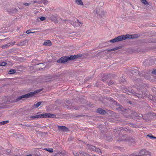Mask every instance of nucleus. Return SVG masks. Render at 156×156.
I'll use <instances>...</instances> for the list:
<instances>
[{
    "label": "nucleus",
    "instance_id": "f257e3e1",
    "mask_svg": "<svg viewBox=\"0 0 156 156\" xmlns=\"http://www.w3.org/2000/svg\"><path fill=\"white\" fill-rule=\"evenodd\" d=\"M140 89H139V92L136 93L134 91L128 90V92L130 94H132L135 96H136L138 98H143L146 96V94L144 92L145 89L144 88L146 86V85L144 84H141Z\"/></svg>",
    "mask_w": 156,
    "mask_h": 156
},
{
    "label": "nucleus",
    "instance_id": "f03ea898",
    "mask_svg": "<svg viewBox=\"0 0 156 156\" xmlns=\"http://www.w3.org/2000/svg\"><path fill=\"white\" fill-rule=\"evenodd\" d=\"M114 132L115 133V136L117 137L116 139H117L118 141H122L126 140L127 138L126 135L122 134V133H121L120 128H118L117 129H114Z\"/></svg>",
    "mask_w": 156,
    "mask_h": 156
},
{
    "label": "nucleus",
    "instance_id": "7ed1b4c3",
    "mask_svg": "<svg viewBox=\"0 0 156 156\" xmlns=\"http://www.w3.org/2000/svg\"><path fill=\"white\" fill-rule=\"evenodd\" d=\"M128 112L129 115H127V118H130L134 119V120L140 119L141 117H143V115L141 114H137L134 111H130Z\"/></svg>",
    "mask_w": 156,
    "mask_h": 156
},
{
    "label": "nucleus",
    "instance_id": "20e7f679",
    "mask_svg": "<svg viewBox=\"0 0 156 156\" xmlns=\"http://www.w3.org/2000/svg\"><path fill=\"white\" fill-rule=\"evenodd\" d=\"M126 39H127V34L119 36L116 37L115 38L110 40L109 42L112 43H115L122 41Z\"/></svg>",
    "mask_w": 156,
    "mask_h": 156
},
{
    "label": "nucleus",
    "instance_id": "39448f33",
    "mask_svg": "<svg viewBox=\"0 0 156 156\" xmlns=\"http://www.w3.org/2000/svg\"><path fill=\"white\" fill-rule=\"evenodd\" d=\"M114 104L116 105L117 106V109L119 111H121L124 115H125L126 116L124 115V114L127 111V109L126 108H124L123 107H122L121 105H120L119 103H118L116 101H114Z\"/></svg>",
    "mask_w": 156,
    "mask_h": 156
},
{
    "label": "nucleus",
    "instance_id": "423d86ee",
    "mask_svg": "<svg viewBox=\"0 0 156 156\" xmlns=\"http://www.w3.org/2000/svg\"><path fill=\"white\" fill-rule=\"evenodd\" d=\"M138 154H139V156H151L150 153L145 149H143L140 150L139 153L138 152Z\"/></svg>",
    "mask_w": 156,
    "mask_h": 156
},
{
    "label": "nucleus",
    "instance_id": "0eeeda50",
    "mask_svg": "<svg viewBox=\"0 0 156 156\" xmlns=\"http://www.w3.org/2000/svg\"><path fill=\"white\" fill-rule=\"evenodd\" d=\"M68 57L67 56H63L59 58L57 61L58 63L64 64L68 61Z\"/></svg>",
    "mask_w": 156,
    "mask_h": 156
},
{
    "label": "nucleus",
    "instance_id": "6e6552de",
    "mask_svg": "<svg viewBox=\"0 0 156 156\" xmlns=\"http://www.w3.org/2000/svg\"><path fill=\"white\" fill-rule=\"evenodd\" d=\"M57 128L58 131L62 132H68L69 131V129L65 126L58 125Z\"/></svg>",
    "mask_w": 156,
    "mask_h": 156
},
{
    "label": "nucleus",
    "instance_id": "1a4fd4ad",
    "mask_svg": "<svg viewBox=\"0 0 156 156\" xmlns=\"http://www.w3.org/2000/svg\"><path fill=\"white\" fill-rule=\"evenodd\" d=\"M130 76L129 77H132V76H136V75L139 74V71L137 69H132L130 70L128 72Z\"/></svg>",
    "mask_w": 156,
    "mask_h": 156
},
{
    "label": "nucleus",
    "instance_id": "9d476101",
    "mask_svg": "<svg viewBox=\"0 0 156 156\" xmlns=\"http://www.w3.org/2000/svg\"><path fill=\"white\" fill-rule=\"evenodd\" d=\"M95 12L97 14H98L100 18L103 17L105 13L104 11H102L101 10H99V11H98L97 9L96 10Z\"/></svg>",
    "mask_w": 156,
    "mask_h": 156
},
{
    "label": "nucleus",
    "instance_id": "9b49d317",
    "mask_svg": "<svg viewBox=\"0 0 156 156\" xmlns=\"http://www.w3.org/2000/svg\"><path fill=\"white\" fill-rule=\"evenodd\" d=\"M82 56L81 55H70L69 57H68L69 61L74 60L76 58H78L79 57H81Z\"/></svg>",
    "mask_w": 156,
    "mask_h": 156
},
{
    "label": "nucleus",
    "instance_id": "f8f14e48",
    "mask_svg": "<svg viewBox=\"0 0 156 156\" xmlns=\"http://www.w3.org/2000/svg\"><path fill=\"white\" fill-rule=\"evenodd\" d=\"M127 141V143L129 146L134 145L135 144V140L131 137H129Z\"/></svg>",
    "mask_w": 156,
    "mask_h": 156
},
{
    "label": "nucleus",
    "instance_id": "ddd939ff",
    "mask_svg": "<svg viewBox=\"0 0 156 156\" xmlns=\"http://www.w3.org/2000/svg\"><path fill=\"white\" fill-rule=\"evenodd\" d=\"M46 103V102L44 101H41V102H37L36 104H34L31 107V109H33L34 108H37L39 106H40L41 105H42L43 106V104Z\"/></svg>",
    "mask_w": 156,
    "mask_h": 156
},
{
    "label": "nucleus",
    "instance_id": "4468645a",
    "mask_svg": "<svg viewBox=\"0 0 156 156\" xmlns=\"http://www.w3.org/2000/svg\"><path fill=\"white\" fill-rule=\"evenodd\" d=\"M71 104V101L69 100H68L66 101L63 105V106L65 108L70 109V108H71L70 107Z\"/></svg>",
    "mask_w": 156,
    "mask_h": 156
},
{
    "label": "nucleus",
    "instance_id": "2eb2a0df",
    "mask_svg": "<svg viewBox=\"0 0 156 156\" xmlns=\"http://www.w3.org/2000/svg\"><path fill=\"white\" fill-rule=\"evenodd\" d=\"M75 22H73V25L74 26H81L82 24H83V23L81 22H80L79 20L77 19H76L74 20Z\"/></svg>",
    "mask_w": 156,
    "mask_h": 156
},
{
    "label": "nucleus",
    "instance_id": "dca6fc26",
    "mask_svg": "<svg viewBox=\"0 0 156 156\" xmlns=\"http://www.w3.org/2000/svg\"><path fill=\"white\" fill-rule=\"evenodd\" d=\"M97 113L100 114L101 115H105L107 113V112L105 110L100 108L97 109Z\"/></svg>",
    "mask_w": 156,
    "mask_h": 156
},
{
    "label": "nucleus",
    "instance_id": "f3484780",
    "mask_svg": "<svg viewBox=\"0 0 156 156\" xmlns=\"http://www.w3.org/2000/svg\"><path fill=\"white\" fill-rule=\"evenodd\" d=\"M86 148L88 149L94 151L96 149V147L90 144H87Z\"/></svg>",
    "mask_w": 156,
    "mask_h": 156
},
{
    "label": "nucleus",
    "instance_id": "a211bd4d",
    "mask_svg": "<svg viewBox=\"0 0 156 156\" xmlns=\"http://www.w3.org/2000/svg\"><path fill=\"white\" fill-rule=\"evenodd\" d=\"M86 148L88 149L94 151L96 149V147L90 144H87Z\"/></svg>",
    "mask_w": 156,
    "mask_h": 156
},
{
    "label": "nucleus",
    "instance_id": "6ab92c4d",
    "mask_svg": "<svg viewBox=\"0 0 156 156\" xmlns=\"http://www.w3.org/2000/svg\"><path fill=\"white\" fill-rule=\"evenodd\" d=\"M86 148L88 149L94 151L96 149V147L90 144H87Z\"/></svg>",
    "mask_w": 156,
    "mask_h": 156
},
{
    "label": "nucleus",
    "instance_id": "aec40b11",
    "mask_svg": "<svg viewBox=\"0 0 156 156\" xmlns=\"http://www.w3.org/2000/svg\"><path fill=\"white\" fill-rule=\"evenodd\" d=\"M104 138L108 141H110L112 140V138L110 135H105L104 136Z\"/></svg>",
    "mask_w": 156,
    "mask_h": 156
},
{
    "label": "nucleus",
    "instance_id": "412c9836",
    "mask_svg": "<svg viewBox=\"0 0 156 156\" xmlns=\"http://www.w3.org/2000/svg\"><path fill=\"white\" fill-rule=\"evenodd\" d=\"M27 40H25L22 41V42H20L17 44V45L18 46H23L24 45H25L27 44Z\"/></svg>",
    "mask_w": 156,
    "mask_h": 156
},
{
    "label": "nucleus",
    "instance_id": "4be33fe9",
    "mask_svg": "<svg viewBox=\"0 0 156 156\" xmlns=\"http://www.w3.org/2000/svg\"><path fill=\"white\" fill-rule=\"evenodd\" d=\"M22 95L23 98H28L33 97L31 92L28 93L27 94Z\"/></svg>",
    "mask_w": 156,
    "mask_h": 156
},
{
    "label": "nucleus",
    "instance_id": "5701e85b",
    "mask_svg": "<svg viewBox=\"0 0 156 156\" xmlns=\"http://www.w3.org/2000/svg\"><path fill=\"white\" fill-rule=\"evenodd\" d=\"M60 76V75H49L47 76V77L48 79H51L53 78H56L59 77Z\"/></svg>",
    "mask_w": 156,
    "mask_h": 156
},
{
    "label": "nucleus",
    "instance_id": "b1692460",
    "mask_svg": "<svg viewBox=\"0 0 156 156\" xmlns=\"http://www.w3.org/2000/svg\"><path fill=\"white\" fill-rule=\"evenodd\" d=\"M122 46H119L116 47V48H112L111 49H110L108 50H107V51L108 52H110V51H112L116 50H118V49H121L122 48Z\"/></svg>",
    "mask_w": 156,
    "mask_h": 156
},
{
    "label": "nucleus",
    "instance_id": "393cba45",
    "mask_svg": "<svg viewBox=\"0 0 156 156\" xmlns=\"http://www.w3.org/2000/svg\"><path fill=\"white\" fill-rule=\"evenodd\" d=\"M43 45L44 46H51V42L50 40H47L44 42Z\"/></svg>",
    "mask_w": 156,
    "mask_h": 156
},
{
    "label": "nucleus",
    "instance_id": "a878e982",
    "mask_svg": "<svg viewBox=\"0 0 156 156\" xmlns=\"http://www.w3.org/2000/svg\"><path fill=\"white\" fill-rule=\"evenodd\" d=\"M42 90V89H39V90H37L34 92H31L33 96H34L36 94L40 92Z\"/></svg>",
    "mask_w": 156,
    "mask_h": 156
},
{
    "label": "nucleus",
    "instance_id": "bb28decb",
    "mask_svg": "<svg viewBox=\"0 0 156 156\" xmlns=\"http://www.w3.org/2000/svg\"><path fill=\"white\" fill-rule=\"evenodd\" d=\"M39 112H38L37 113V115H34L32 116H30V118L31 119H39L40 118L39 117L40 115L39 114H39Z\"/></svg>",
    "mask_w": 156,
    "mask_h": 156
},
{
    "label": "nucleus",
    "instance_id": "cd10ccee",
    "mask_svg": "<svg viewBox=\"0 0 156 156\" xmlns=\"http://www.w3.org/2000/svg\"><path fill=\"white\" fill-rule=\"evenodd\" d=\"M75 2L78 5H82L83 3L81 0H75Z\"/></svg>",
    "mask_w": 156,
    "mask_h": 156
},
{
    "label": "nucleus",
    "instance_id": "c85d7f7f",
    "mask_svg": "<svg viewBox=\"0 0 156 156\" xmlns=\"http://www.w3.org/2000/svg\"><path fill=\"white\" fill-rule=\"evenodd\" d=\"M18 10H17V9L14 8H11V12H10V13H14L18 12Z\"/></svg>",
    "mask_w": 156,
    "mask_h": 156
},
{
    "label": "nucleus",
    "instance_id": "c756f323",
    "mask_svg": "<svg viewBox=\"0 0 156 156\" xmlns=\"http://www.w3.org/2000/svg\"><path fill=\"white\" fill-rule=\"evenodd\" d=\"M16 70L15 69H11L9 70L8 73L9 74H13L16 73Z\"/></svg>",
    "mask_w": 156,
    "mask_h": 156
},
{
    "label": "nucleus",
    "instance_id": "7c9ffc66",
    "mask_svg": "<svg viewBox=\"0 0 156 156\" xmlns=\"http://www.w3.org/2000/svg\"><path fill=\"white\" fill-rule=\"evenodd\" d=\"M94 151L97 152L99 154H102V152L101 150L99 148L96 147V149H95V150Z\"/></svg>",
    "mask_w": 156,
    "mask_h": 156
},
{
    "label": "nucleus",
    "instance_id": "2f4dec72",
    "mask_svg": "<svg viewBox=\"0 0 156 156\" xmlns=\"http://www.w3.org/2000/svg\"><path fill=\"white\" fill-rule=\"evenodd\" d=\"M48 118H56V116L54 114L48 113Z\"/></svg>",
    "mask_w": 156,
    "mask_h": 156
},
{
    "label": "nucleus",
    "instance_id": "473e14b6",
    "mask_svg": "<svg viewBox=\"0 0 156 156\" xmlns=\"http://www.w3.org/2000/svg\"><path fill=\"white\" fill-rule=\"evenodd\" d=\"M115 82L113 81H107L106 83L108 84L109 86H111V85L115 84Z\"/></svg>",
    "mask_w": 156,
    "mask_h": 156
},
{
    "label": "nucleus",
    "instance_id": "72a5a7b5",
    "mask_svg": "<svg viewBox=\"0 0 156 156\" xmlns=\"http://www.w3.org/2000/svg\"><path fill=\"white\" fill-rule=\"evenodd\" d=\"M9 120H6L1 122H0V124L2 125H4L8 123H9Z\"/></svg>",
    "mask_w": 156,
    "mask_h": 156
},
{
    "label": "nucleus",
    "instance_id": "f704fd0d",
    "mask_svg": "<svg viewBox=\"0 0 156 156\" xmlns=\"http://www.w3.org/2000/svg\"><path fill=\"white\" fill-rule=\"evenodd\" d=\"M139 155V154H138V152H136L131 154H129L128 156H138Z\"/></svg>",
    "mask_w": 156,
    "mask_h": 156
},
{
    "label": "nucleus",
    "instance_id": "c9c22d12",
    "mask_svg": "<svg viewBox=\"0 0 156 156\" xmlns=\"http://www.w3.org/2000/svg\"><path fill=\"white\" fill-rule=\"evenodd\" d=\"M23 98V95L19 96L16 99V101H20L21 100H22V99Z\"/></svg>",
    "mask_w": 156,
    "mask_h": 156
},
{
    "label": "nucleus",
    "instance_id": "e433bc0d",
    "mask_svg": "<svg viewBox=\"0 0 156 156\" xmlns=\"http://www.w3.org/2000/svg\"><path fill=\"white\" fill-rule=\"evenodd\" d=\"M141 2L145 5H148V3L146 0H141Z\"/></svg>",
    "mask_w": 156,
    "mask_h": 156
},
{
    "label": "nucleus",
    "instance_id": "4c0bfd02",
    "mask_svg": "<svg viewBox=\"0 0 156 156\" xmlns=\"http://www.w3.org/2000/svg\"><path fill=\"white\" fill-rule=\"evenodd\" d=\"M70 109H75L77 110L79 109V107L77 106H73L70 108Z\"/></svg>",
    "mask_w": 156,
    "mask_h": 156
},
{
    "label": "nucleus",
    "instance_id": "58836bf2",
    "mask_svg": "<svg viewBox=\"0 0 156 156\" xmlns=\"http://www.w3.org/2000/svg\"><path fill=\"white\" fill-rule=\"evenodd\" d=\"M44 150H46V151H47L50 153L53 152V150L52 148H49V149H47V148H45Z\"/></svg>",
    "mask_w": 156,
    "mask_h": 156
},
{
    "label": "nucleus",
    "instance_id": "ea45409f",
    "mask_svg": "<svg viewBox=\"0 0 156 156\" xmlns=\"http://www.w3.org/2000/svg\"><path fill=\"white\" fill-rule=\"evenodd\" d=\"M11 152V151L9 149H7L6 150L5 152H3V154H8L10 153Z\"/></svg>",
    "mask_w": 156,
    "mask_h": 156
},
{
    "label": "nucleus",
    "instance_id": "a19ab883",
    "mask_svg": "<svg viewBox=\"0 0 156 156\" xmlns=\"http://www.w3.org/2000/svg\"><path fill=\"white\" fill-rule=\"evenodd\" d=\"M7 64V63L5 62H0V66H5Z\"/></svg>",
    "mask_w": 156,
    "mask_h": 156
},
{
    "label": "nucleus",
    "instance_id": "79ce46f5",
    "mask_svg": "<svg viewBox=\"0 0 156 156\" xmlns=\"http://www.w3.org/2000/svg\"><path fill=\"white\" fill-rule=\"evenodd\" d=\"M30 30H27V31H26V33L27 34H29L30 33L34 34V33H37V31L36 32L34 31V32H30Z\"/></svg>",
    "mask_w": 156,
    "mask_h": 156
},
{
    "label": "nucleus",
    "instance_id": "37998d69",
    "mask_svg": "<svg viewBox=\"0 0 156 156\" xmlns=\"http://www.w3.org/2000/svg\"><path fill=\"white\" fill-rule=\"evenodd\" d=\"M130 126H132L134 127H136L137 126L135 124H133V123H129L128 124Z\"/></svg>",
    "mask_w": 156,
    "mask_h": 156
},
{
    "label": "nucleus",
    "instance_id": "c03bdc74",
    "mask_svg": "<svg viewBox=\"0 0 156 156\" xmlns=\"http://www.w3.org/2000/svg\"><path fill=\"white\" fill-rule=\"evenodd\" d=\"M42 3H43L44 5H47L48 4V2L46 0H41Z\"/></svg>",
    "mask_w": 156,
    "mask_h": 156
},
{
    "label": "nucleus",
    "instance_id": "a18cd8bd",
    "mask_svg": "<svg viewBox=\"0 0 156 156\" xmlns=\"http://www.w3.org/2000/svg\"><path fill=\"white\" fill-rule=\"evenodd\" d=\"M103 77L105 79V80H107L108 78V76L107 75H103Z\"/></svg>",
    "mask_w": 156,
    "mask_h": 156
},
{
    "label": "nucleus",
    "instance_id": "49530a36",
    "mask_svg": "<svg viewBox=\"0 0 156 156\" xmlns=\"http://www.w3.org/2000/svg\"><path fill=\"white\" fill-rule=\"evenodd\" d=\"M38 18L40 19L41 21H44L46 19V18L44 17L41 16L40 17H39Z\"/></svg>",
    "mask_w": 156,
    "mask_h": 156
},
{
    "label": "nucleus",
    "instance_id": "de8ad7c7",
    "mask_svg": "<svg viewBox=\"0 0 156 156\" xmlns=\"http://www.w3.org/2000/svg\"><path fill=\"white\" fill-rule=\"evenodd\" d=\"M133 38H137L138 37V35L137 34H134L132 35Z\"/></svg>",
    "mask_w": 156,
    "mask_h": 156
},
{
    "label": "nucleus",
    "instance_id": "09e8293b",
    "mask_svg": "<svg viewBox=\"0 0 156 156\" xmlns=\"http://www.w3.org/2000/svg\"><path fill=\"white\" fill-rule=\"evenodd\" d=\"M40 115V118H44V113H43L41 114H39Z\"/></svg>",
    "mask_w": 156,
    "mask_h": 156
},
{
    "label": "nucleus",
    "instance_id": "8fccbe9b",
    "mask_svg": "<svg viewBox=\"0 0 156 156\" xmlns=\"http://www.w3.org/2000/svg\"><path fill=\"white\" fill-rule=\"evenodd\" d=\"M53 20L55 21V23H57L58 22L57 20V18L56 17H55V16L53 17Z\"/></svg>",
    "mask_w": 156,
    "mask_h": 156
},
{
    "label": "nucleus",
    "instance_id": "3c124183",
    "mask_svg": "<svg viewBox=\"0 0 156 156\" xmlns=\"http://www.w3.org/2000/svg\"><path fill=\"white\" fill-rule=\"evenodd\" d=\"M5 9L9 13H10V12H11V8H6Z\"/></svg>",
    "mask_w": 156,
    "mask_h": 156
},
{
    "label": "nucleus",
    "instance_id": "603ef678",
    "mask_svg": "<svg viewBox=\"0 0 156 156\" xmlns=\"http://www.w3.org/2000/svg\"><path fill=\"white\" fill-rule=\"evenodd\" d=\"M73 155L75 156H79V154L78 153L76 152H73Z\"/></svg>",
    "mask_w": 156,
    "mask_h": 156
},
{
    "label": "nucleus",
    "instance_id": "864d4df0",
    "mask_svg": "<svg viewBox=\"0 0 156 156\" xmlns=\"http://www.w3.org/2000/svg\"><path fill=\"white\" fill-rule=\"evenodd\" d=\"M149 61L151 63L150 64V65H152L154 63V62L153 59H151L149 60Z\"/></svg>",
    "mask_w": 156,
    "mask_h": 156
},
{
    "label": "nucleus",
    "instance_id": "5fc2aeb1",
    "mask_svg": "<svg viewBox=\"0 0 156 156\" xmlns=\"http://www.w3.org/2000/svg\"><path fill=\"white\" fill-rule=\"evenodd\" d=\"M132 39L133 38L132 35L127 34V39Z\"/></svg>",
    "mask_w": 156,
    "mask_h": 156
},
{
    "label": "nucleus",
    "instance_id": "6e6d98bb",
    "mask_svg": "<svg viewBox=\"0 0 156 156\" xmlns=\"http://www.w3.org/2000/svg\"><path fill=\"white\" fill-rule=\"evenodd\" d=\"M84 116H85V115H77L76 116V118H78V117H83Z\"/></svg>",
    "mask_w": 156,
    "mask_h": 156
},
{
    "label": "nucleus",
    "instance_id": "4d7b16f0",
    "mask_svg": "<svg viewBox=\"0 0 156 156\" xmlns=\"http://www.w3.org/2000/svg\"><path fill=\"white\" fill-rule=\"evenodd\" d=\"M30 4V3H23V5L26 6H29Z\"/></svg>",
    "mask_w": 156,
    "mask_h": 156
},
{
    "label": "nucleus",
    "instance_id": "13d9d810",
    "mask_svg": "<svg viewBox=\"0 0 156 156\" xmlns=\"http://www.w3.org/2000/svg\"><path fill=\"white\" fill-rule=\"evenodd\" d=\"M48 113H44V118H48Z\"/></svg>",
    "mask_w": 156,
    "mask_h": 156
},
{
    "label": "nucleus",
    "instance_id": "bf43d9fd",
    "mask_svg": "<svg viewBox=\"0 0 156 156\" xmlns=\"http://www.w3.org/2000/svg\"><path fill=\"white\" fill-rule=\"evenodd\" d=\"M151 73L153 74H156V69L153 70L151 72Z\"/></svg>",
    "mask_w": 156,
    "mask_h": 156
},
{
    "label": "nucleus",
    "instance_id": "052dcab7",
    "mask_svg": "<svg viewBox=\"0 0 156 156\" xmlns=\"http://www.w3.org/2000/svg\"><path fill=\"white\" fill-rule=\"evenodd\" d=\"M147 136L150 137L151 138H152V137H153V136L151 134H148Z\"/></svg>",
    "mask_w": 156,
    "mask_h": 156
},
{
    "label": "nucleus",
    "instance_id": "680f3d73",
    "mask_svg": "<svg viewBox=\"0 0 156 156\" xmlns=\"http://www.w3.org/2000/svg\"><path fill=\"white\" fill-rule=\"evenodd\" d=\"M3 148L2 147L0 146V152L2 151H3Z\"/></svg>",
    "mask_w": 156,
    "mask_h": 156
},
{
    "label": "nucleus",
    "instance_id": "e2e57ef3",
    "mask_svg": "<svg viewBox=\"0 0 156 156\" xmlns=\"http://www.w3.org/2000/svg\"><path fill=\"white\" fill-rule=\"evenodd\" d=\"M37 3L38 4L42 3L41 0H39L37 1Z\"/></svg>",
    "mask_w": 156,
    "mask_h": 156
},
{
    "label": "nucleus",
    "instance_id": "0e129e2a",
    "mask_svg": "<svg viewBox=\"0 0 156 156\" xmlns=\"http://www.w3.org/2000/svg\"><path fill=\"white\" fill-rule=\"evenodd\" d=\"M6 45H3L2 46V48H6Z\"/></svg>",
    "mask_w": 156,
    "mask_h": 156
},
{
    "label": "nucleus",
    "instance_id": "69168bd1",
    "mask_svg": "<svg viewBox=\"0 0 156 156\" xmlns=\"http://www.w3.org/2000/svg\"><path fill=\"white\" fill-rule=\"evenodd\" d=\"M140 76L141 77L144 76V74L143 73H140L139 74Z\"/></svg>",
    "mask_w": 156,
    "mask_h": 156
},
{
    "label": "nucleus",
    "instance_id": "338daca9",
    "mask_svg": "<svg viewBox=\"0 0 156 156\" xmlns=\"http://www.w3.org/2000/svg\"><path fill=\"white\" fill-rule=\"evenodd\" d=\"M106 80H105V79L104 78H102L101 79V80L103 81H105Z\"/></svg>",
    "mask_w": 156,
    "mask_h": 156
},
{
    "label": "nucleus",
    "instance_id": "774afa93",
    "mask_svg": "<svg viewBox=\"0 0 156 156\" xmlns=\"http://www.w3.org/2000/svg\"><path fill=\"white\" fill-rule=\"evenodd\" d=\"M5 45H6V48H7L9 47V46H10V45H8V44H5Z\"/></svg>",
    "mask_w": 156,
    "mask_h": 156
}]
</instances>
